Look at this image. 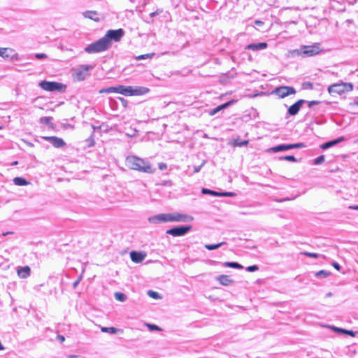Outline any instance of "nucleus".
Here are the masks:
<instances>
[{
    "label": "nucleus",
    "instance_id": "nucleus-33",
    "mask_svg": "<svg viewBox=\"0 0 358 358\" xmlns=\"http://www.w3.org/2000/svg\"><path fill=\"white\" fill-rule=\"evenodd\" d=\"M110 92H115L116 93V87H110L106 89H103L100 90V93H110Z\"/></svg>",
    "mask_w": 358,
    "mask_h": 358
},
{
    "label": "nucleus",
    "instance_id": "nucleus-1",
    "mask_svg": "<svg viewBox=\"0 0 358 358\" xmlns=\"http://www.w3.org/2000/svg\"><path fill=\"white\" fill-rule=\"evenodd\" d=\"M125 162L128 168L134 171L148 173H152L155 171V169L148 162L135 155L128 156L126 158Z\"/></svg>",
    "mask_w": 358,
    "mask_h": 358
},
{
    "label": "nucleus",
    "instance_id": "nucleus-43",
    "mask_svg": "<svg viewBox=\"0 0 358 358\" xmlns=\"http://www.w3.org/2000/svg\"><path fill=\"white\" fill-rule=\"evenodd\" d=\"M219 196H234V193L233 192H222L219 193Z\"/></svg>",
    "mask_w": 358,
    "mask_h": 358
},
{
    "label": "nucleus",
    "instance_id": "nucleus-6",
    "mask_svg": "<svg viewBox=\"0 0 358 358\" xmlns=\"http://www.w3.org/2000/svg\"><path fill=\"white\" fill-rule=\"evenodd\" d=\"M321 45L319 43H315L311 45H303L299 50V55L303 57H313L322 52Z\"/></svg>",
    "mask_w": 358,
    "mask_h": 358
},
{
    "label": "nucleus",
    "instance_id": "nucleus-40",
    "mask_svg": "<svg viewBox=\"0 0 358 358\" xmlns=\"http://www.w3.org/2000/svg\"><path fill=\"white\" fill-rule=\"evenodd\" d=\"M259 267L257 265L250 266L246 268V270L250 272L257 271Z\"/></svg>",
    "mask_w": 358,
    "mask_h": 358
},
{
    "label": "nucleus",
    "instance_id": "nucleus-47",
    "mask_svg": "<svg viewBox=\"0 0 358 358\" xmlns=\"http://www.w3.org/2000/svg\"><path fill=\"white\" fill-rule=\"evenodd\" d=\"M254 23H255V25H257V26H262V25H264V22H262V21H261V20H255V21L254 22Z\"/></svg>",
    "mask_w": 358,
    "mask_h": 358
},
{
    "label": "nucleus",
    "instance_id": "nucleus-16",
    "mask_svg": "<svg viewBox=\"0 0 358 358\" xmlns=\"http://www.w3.org/2000/svg\"><path fill=\"white\" fill-rule=\"evenodd\" d=\"M303 102H304V101L301 99V100H299L298 101H296L295 103H294L291 106H289V108H288V113L290 115H296L298 113V112L299 111L300 108H301Z\"/></svg>",
    "mask_w": 358,
    "mask_h": 358
},
{
    "label": "nucleus",
    "instance_id": "nucleus-42",
    "mask_svg": "<svg viewBox=\"0 0 358 358\" xmlns=\"http://www.w3.org/2000/svg\"><path fill=\"white\" fill-rule=\"evenodd\" d=\"M284 159L285 160L290 161V162H296V158L292 155L285 156V157H284Z\"/></svg>",
    "mask_w": 358,
    "mask_h": 358
},
{
    "label": "nucleus",
    "instance_id": "nucleus-25",
    "mask_svg": "<svg viewBox=\"0 0 358 358\" xmlns=\"http://www.w3.org/2000/svg\"><path fill=\"white\" fill-rule=\"evenodd\" d=\"M224 265L227 267L241 269L243 266L237 262H225Z\"/></svg>",
    "mask_w": 358,
    "mask_h": 358
},
{
    "label": "nucleus",
    "instance_id": "nucleus-12",
    "mask_svg": "<svg viewBox=\"0 0 358 358\" xmlns=\"http://www.w3.org/2000/svg\"><path fill=\"white\" fill-rule=\"evenodd\" d=\"M83 15L89 20H91L95 22H99L103 20V16L96 10H87L83 13Z\"/></svg>",
    "mask_w": 358,
    "mask_h": 358
},
{
    "label": "nucleus",
    "instance_id": "nucleus-23",
    "mask_svg": "<svg viewBox=\"0 0 358 358\" xmlns=\"http://www.w3.org/2000/svg\"><path fill=\"white\" fill-rule=\"evenodd\" d=\"M333 329L336 332L348 334L352 337L355 336V335H356V332H355L352 330H346V329H341V328H338V327H333Z\"/></svg>",
    "mask_w": 358,
    "mask_h": 358
},
{
    "label": "nucleus",
    "instance_id": "nucleus-32",
    "mask_svg": "<svg viewBox=\"0 0 358 358\" xmlns=\"http://www.w3.org/2000/svg\"><path fill=\"white\" fill-rule=\"evenodd\" d=\"M192 229L191 225L188 226H180V236L185 235L188 231Z\"/></svg>",
    "mask_w": 358,
    "mask_h": 358
},
{
    "label": "nucleus",
    "instance_id": "nucleus-8",
    "mask_svg": "<svg viewBox=\"0 0 358 358\" xmlns=\"http://www.w3.org/2000/svg\"><path fill=\"white\" fill-rule=\"evenodd\" d=\"M179 220V215L172 214H160L157 215L149 218V222L152 223H160L166 222L177 221Z\"/></svg>",
    "mask_w": 358,
    "mask_h": 358
},
{
    "label": "nucleus",
    "instance_id": "nucleus-27",
    "mask_svg": "<svg viewBox=\"0 0 358 358\" xmlns=\"http://www.w3.org/2000/svg\"><path fill=\"white\" fill-rule=\"evenodd\" d=\"M155 55V53H148L144 55H140L136 57V60L138 61L141 59H150L152 58Z\"/></svg>",
    "mask_w": 358,
    "mask_h": 358
},
{
    "label": "nucleus",
    "instance_id": "nucleus-48",
    "mask_svg": "<svg viewBox=\"0 0 358 358\" xmlns=\"http://www.w3.org/2000/svg\"><path fill=\"white\" fill-rule=\"evenodd\" d=\"M332 265L336 270L340 271L341 266L338 263L334 262L332 264Z\"/></svg>",
    "mask_w": 358,
    "mask_h": 358
},
{
    "label": "nucleus",
    "instance_id": "nucleus-51",
    "mask_svg": "<svg viewBox=\"0 0 358 358\" xmlns=\"http://www.w3.org/2000/svg\"><path fill=\"white\" fill-rule=\"evenodd\" d=\"M203 165V164H201L200 166H197V167H194V172H198L199 171L200 169H201V166Z\"/></svg>",
    "mask_w": 358,
    "mask_h": 358
},
{
    "label": "nucleus",
    "instance_id": "nucleus-10",
    "mask_svg": "<svg viewBox=\"0 0 358 358\" xmlns=\"http://www.w3.org/2000/svg\"><path fill=\"white\" fill-rule=\"evenodd\" d=\"M92 67L91 66H83L81 69H78L73 74V77L76 80L81 81L83 80L85 77L88 75V71Z\"/></svg>",
    "mask_w": 358,
    "mask_h": 358
},
{
    "label": "nucleus",
    "instance_id": "nucleus-45",
    "mask_svg": "<svg viewBox=\"0 0 358 358\" xmlns=\"http://www.w3.org/2000/svg\"><path fill=\"white\" fill-rule=\"evenodd\" d=\"M57 340H58L60 343H63L65 341V338L62 335H58L57 336Z\"/></svg>",
    "mask_w": 358,
    "mask_h": 358
},
{
    "label": "nucleus",
    "instance_id": "nucleus-11",
    "mask_svg": "<svg viewBox=\"0 0 358 358\" xmlns=\"http://www.w3.org/2000/svg\"><path fill=\"white\" fill-rule=\"evenodd\" d=\"M305 145L303 143L289 144V145H280L272 148L271 150L273 152H279L282 150H289L292 148H304Z\"/></svg>",
    "mask_w": 358,
    "mask_h": 358
},
{
    "label": "nucleus",
    "instance_id": "nucleus-36",
    "mask_svg": "<svg viewBox=\"0 0 358 358\" xmlns=\"http://www.w3.org/2000/svg\"><path fill=\"white\" fill-rule=\"evenodd\" d=\"M324 162V156L321 155L314 159V164L317 165L323 163Z\"/></svg>",
    "mask_w": 358,
    "mask_h": 358
},
{
    "label": "nucleus",
    "instance_id": "nucleus-18",
    "mask_svg": "<svg viewBox=\"0 0 358 358\" xmlns=\"http://www.w3.org/2000/svg\"><path fill=\"white\" fill-rule=\"evenodd\" d=\"M268 46V44L265 42L259 43H251L246 46L247 50H251L253 51L258 50H262L266 48Z\"/></svg>",
    "mask_w": 358,
    "mask_h": 358
},
{
    "label": "nucleus",
    "instance_id": "nucleus-2",
    "mask_svg": "<svg viewBox=\"0 0 358 358\" xmlns=\"http://www.w3.org/2000/svg\"><path fill=\"white\" fill-rule=\"evenodd\" d=\"M149 92V89L145 87L137 86H124L119 85L116 87V93H120L126 96H139L143 95Z\"/></svg>",
    "mask_w": 358,
    "mask_h": 358
},
{
    "label": "nucleus",
    "instance_id": "nucleus-19",
    "mask_svg": "<svg viewBox=\"0 0 358 358\" xmlns=\"http://www.w3.org/2000/svg\"><path fill=\"white\" fill-rule=\"evenodd\" d=\"M216 279L221 285L224 286H227L234 282L230 276L227 275H220Z\"/></svg>",
    "mask_w": 358,
    "mask_h": 358
},
{
    "label": "nucleus",
    "instance_id": "nucleus-20",
    "mask_svg": "<svg viewBox=\"0 0 358 358\" xmlns=\"http://www.w3.org/2000/svg\"><path fill=\"white\" fill-rule=\"evenodd\" d=\"M343 141H344V137H341L336 140L331 141H329V142L322 144L320 145V148L323 150H325V149H327L331 146H334V145H336L337 143L342 142Z\"/></svg>",
    "mask_w": 358,
    "mask_h": 358
},
{
    "label": "nucleus",
    "instance_id": "nucleus-57",
    "mask_svg": "<svg viewBox=\"0 0 358 358\" xmlns=\"http://www.w3.org/2000/svg\"><path fill=\"white\" fill-rule=\"evenodd\" d=\"M136 131H135L134 134H129V135H130V136H134V135H135V133H136Z\"/></svg>",
    "mask_w": 358,
    "mask_h": 358
},
{
    "label": "nucleus",
    "instance_id": "nucleus-55",
    "mask_svg": "<svg viewBox=\"0 0 358 358\" xmlns=\"http://www.w3.org/2000/svg\"><path fill=\"white\" fill-rule=\"evenodd\" d=\"M351 208H353V209H355V210H358V206H354V207H351Z\"/></svg>",
    "mask_w": 358,
    "mask_h": 358
},
{
    "label": "nucleus",
    "instance_id": "nucleus-35",
    "mask_svg": "<svg viewBox=\"0 0 358 358\" xmlns=\"http://www.w3.org/2000/svg\"><path fill=\"white\" fill-rule=\"evenodd\" d=\"M146 326L150 331H162V329L155 324H146Z\"/></svg>",
    "mask_w": 358,
    "mask_h": 358
},
{
    "label": "nucleus",
    "instance_id": "nucleus-44",
    "mask_svg": "<svg viewBox=\"0 0 358 358\" xmlns=\"http://www.w3.org/2000/svg\"><path fill=\"white\" fill-rule=\"evenodd\" d=\"M119 99L122 102L123 106L126 108L127 106V104H128L127 101L126 99H124V98H122V97H120Z\"/></svg>",
    "mask_w": 358,
    "mask_h": 358
},
{
    "label": "nucleus",
    "instance_id": "nucleus-9",
    "mask_svg": "<svg viewBox=\"0 0 358 358\" xmlns=\"http://www.w3.org/2000/svg\"><path fill=\"white\" fill-rule=\"evenodd\" d=\"M295 93V90L292 87L289 86L278 87L272 92V94L277 95L280 99L285 98Z\"/></svg>",
    "mask_w": 358,
    "mask_h": 358
},
{
    "label": "nucleus",
    "instance_id": "nucleus-54",
    "mask_svg": "<svg viewBox=\"0 0 358 358\" xmlns=\"http://www.w3.org/2000/svg\"><path fill=\"white\" fill-rule=\"evenodd\" d=\"M17 163H18V162H17V161H15V162H13L11 164V165H12V166L17 165Z\"/></svg>",
    "mask_w": 358,
    "mask_h": 358
},
{
    "label": "nucleus",
    "instance_id": "nucleus-59",
    "mask_svg": "<svg viewBox=\"0 0 358 358\" xmlns=\"http://www.w3.org/2000/svg\"><path fill=\"white\" fill-rule=\"evenodd\" d=\"M357 142H358V138H357Z\"/></svg>",
    "mask_w": 358,
    "mask_h": 358
},
{
    "label": "nucleus",
    "instance_id": "nucleus-14",
    "mask_svg": "<svg viewBox=\"0 0 358 358\" xmlns=\"http://www.w3.org/2000/svg\"><path fill=\"white\" fill-rule=\"evenodd\" d=\"M43 138L50 142L55 148H62L66 145L65 142L62 138L57 136H44Z\"/></svg>",
    "mask_w": 358,
    "mask_h": 358
},
{
    "label": "nucleus",
    "instance_id": "nucleus-22",
    "mask_svg": "<svg viewBox=\"0 0 358 358\" xmlns=\"http://www.w3.org/2000/svg\"><path fill=\"white\" fill-rule=\"evenodd\" d=\"M13 182L15 185L17 186H24L29 184V182H27L24 178L21 177L14 178Z\"/></svg>",
    "mask_w": 358,
    "mask_h": 358
},
{
    "label": "nucleus",
    "instance_id": "nucleus-56",
    "mask_svg": "<svg viewBox=\"0 0 358 358\" xmlns=\"http://www.w3.org/2000/svg\"><path fill=\"white\" fill-rule=\"evenodd\" d=\"M155 13H152L150 14V15H151V16H154V15H155Z\"/></svg>",
    "mask_w": 358,
    "mask_h": 358
},
{
    "label": "nucleus",
    "instance_id": "nucleus-46",
    "mask_svg": "<svg viewBox=\"0 0 358 358\" xmlns=\"http://www.w3.org/2000/svg\"><path fill=\"white\" fill-rule=\"evenodd\" d=\"M81 278H82V276H80V277L78 278V279L77 280H76V281L73 282V287L74 288H76V287H77V285H78V283L80 282V281Z\"/></svg>",
    "mask_w": 358,
    "mask_h": 358
},
{
    "label": "nucleus",
    "instance_id": "nucleus-30",
    "mask_svg": "<svg viewBox=\"0 0 358 358\" xmlns=\"http://www.w3.org/2000/svg\"><path fill=\"white\" fill-rule=\"evenodd\" d=\"M148 295L154 299H161V296L159 295V293H157V292H155V291H152V290H149L148 292Z\"/></svg>",
    "mask_w": 358,
    "mask_h": 358
},
{
    "label": "nucleus",
    "instance_id": "nucleus-4",
    "mask_svg": "<svg viewBox=\"0 0 358 358\" xmlns=\"http://www.w3.org/2000/svg\"><path fill=\"white\" fill-rule=\"evenodd\" d=\"M38 85L41 89L48 92H64L66 89V85L55 81L43 80L39 83Z\"/></svg>",
    "mask_w": 358,
    "mask_h": 358
},
{
    "label": "nucleus",
    "instance_id": "nucleus-41",
    "mask_svg": "<svg viewBox=\"0 0 358 358\" xmlns=\"http://www.w3.org/2000/svg\"><path fill=\"white\" fill-rule=\"evenodd\" d=\"M35 57H36V58H37L38 59L48 58V55L44 53H37V54H36Z\"/></svg>",
    "mask_w": 358,
    "mask_h": 358
},
{
    "label": "nucleus",
    "instance_id": "nucleus-34",
    "mask_svg": "<svg viewBox=\"0 0 358 358\" xmlns=\"http://www.w3.org/2000/svg\"><path fill=\"white\" fill-rule=\"evenodd\" d=\"M248 140L243 141H239L238 140H235L234 142V145L239 146V147H241L243 145H248Z\"/></svg>",
    "mask_w": 358,
    "mask_h": 358
},
{
    "label": "nucleus",
    "instance_id": "nucleus-31",
    "mask_svg": "<svg viewBox=\"0 0 358 358\" xmlns=\"http://www.w3.org/2000/svg\"><path fill=\"white\" fill-rule=\"evenodd\" d=\"M330 273H331L329 271L321 270L315 273V276L326 278V277L329 276L330 275Z\"/></svg>",
    "mask_w": 358,
    "mask_h": 358
},
{
    "label": "nucleus",
    "instance_id": "nucleus-3",
    "mask_svg": "<svg viewBox=\"0 0 358 358\" xmlns=\"http://www.w3.org/2000/svg\"><path fill=\"white\" fill-rule=\"evenodd\" d=\"M110 47L108 42L103 36L98 41L88 45L85 48V51L89 54L98 53L107 50Z\"/></svg>",
    "mask_w": 358,
    "mask_h": 358
},
{
    "label": "nucleus",
    "instance_id": "nucleus-5",
    "mask_svg": "<svg viewBox=\"0 0 358 358\" xmlns=\"http://www.w3.org/2000/svg\"><path fill=\"white\" fill-rule=\"evenodd\" d=\"M352 90L353 85L351 83H342L330 85L328 88V92L332 95H341L345 92H351Z\"/></svg>",
    "mask_w": 358,
    "mask_h": 358
},
{
    "label": "nucleus",
    "instance_id": "nucleus-58",
    "mask_svg": "<svg viewBox=\"0 0 358 358\" xmlns=\"http://www.w3.org/2000/svg\"><path fill=\"white\" fill-rule=\"evenodd\" d=\"M1 129V127H0V129Z\"/></svg>",
    "mask_w": 358,
    "mask_h": 358
},
{
    "label": "nucleus",
    "instance_id": "nucleus-38",
    "mask_svg": "<svg viewBox=\"0 0 358 358\" xmlns=\"http://www.w3.org/2000/svg\"><path fill=\"white\" fill-rule=\"evenodd\" d=\"M202 192L203 193L210 194L215 195V196H219V193H220V192H215V191L210 190V189H202Z\"/></svg>",
    "mask_w": 358,
    "mask_h": 358
},
{
    "label": "nucleus",
    "instance_id": "nucleus-24",
    "mask_svg": "<svg viewBox=\"0 0 358 358\" xmlns=\"http://www.w3.org/2000/svg\"><path fill=\"white\" fill-rule=\"evenodd\" d=\"M101 330L103 332H110L111 334H117L120 331H122L121 329L115 327H102Z\"/></svg>",
    "mask_w": 358,
    "mask_h": 358
},
{
    "label": "nucleus",
    "instance_id": "nucleus-13",
    "mask_svg": "<svg viewBox=\"0 0 358 358\" xmlns=\"http://www.w3.org/2000/svg\"><path fill=\"white\" fill-rule=\"evenodd\" d=\"M145 252H137V251H131L130 252V257L133 262L134 263H141L144 259L146 257Z\"/></svg>",
    "mask_w": 358,
    "mask_h": 358
},
{
    "label": "nucleus",
    "instance_id": "nucleus-53",
    "mask_svg": "<svg viewBox=\"0 0 358 358\" xmlns=\"http://www.w3.org/2000/svg\"><path fill=\"white\" fill-rule=\"evenodd\" d=\"M67 358H78L77 355H71L67 357Z\"/></svg>",
    "mask_w": 358,
    "mask_h": 358
},
{
    "label": "nucleus",
    "instance_id": "nucleus-29",
    "mask_svg": "<svg viewBox=\"0 0 358 358\" xmlns=\"http://www.w3.org/2000/svg\"><path fill=\"white\" fill-rule=\"evenodd\" d=\"M168 234L173 235L174 236H179V227H174L173 229H169L166 231Z\"/></svg>",
    "mask_w": 358,
    "mask_h": 358
},
{
    "label": "nucleus",
    "instance_id": "nucleus-39",
    "mask_svg": "<svg viewBox=\"0 0 358 358\" xmlns=\"http://www.w3.org/2000/svg\"><path fill=\"white\" fill-rule=\"evenodd\" d=\"M193 220V217L191 216L180 214V221H189V220Z\"/></svg>",
    "mask_w": 358,
    "mask_h": 358
},
{
    "label": "nucleus",
    "instance_id": "nucleus-37",
    "mask_svg": "<svg viewBox=\"0 0 358 358\" xmlns=\"http://www.w3.org/2000/svg\"><path fill=\"white\" fill-rule=\"evenodd\" d=\"M301 254L305 255V256L309 257H313V258H317L318 257V255L317 253L308 252H301Z\"/></svg>",
    "mask_w": 358,
    "mask_h": 358
},
{
    "label": "nucleus",
    "instance_id": "nucleus-7",
    "mask_svg": "<svg viewBox=\"0 0 358 358\" xmlns=\"http://www.w3.org/2000/svg\"><path fill=\"white\" fill-rule=\"evenodd\" d=\"M124 34V31L122 29H111L108 30L106 34L103 36V37L106 38V40L108 42V44L110 46L111 45L112 41L115 42H119L121 38L123 37Z\"/></svg>",
    "mask_w": 358,
    "mask_h": 358
},
{
    "label": "nucleus",
    "instance_id": "nucleus-21",
    "mask_svg": "<svg viewBox=\"0 0 358 358\" xmlns=\"http://www.w3.org/2000/svg\"><path fill=\"white\" fill-rule=\"evenodd\" d=\"M13 50L7 48H0V56L3 58H8L11 57V53H13Z\"/></svg>",
    "mask_w": 358,
    "mask_h": 358
},
{
    "label": "nucleus",
    "instance_id": "nucleus-17",
    "mask_svg": "<svg viewBox=\"0 0 358 358\" xmlns=\"http://www.w3.org/2000/svg\"><path fill=\"white\" fill-rule=\"evenodd\" d=\"M236 101L234 100V99H231L229 101L225 103H223L222 105H220L218 106L217 107H216L215 108L213 109L212 110H210L209 112V115H215L217 112L220 111L221 110H223L227 107H229V106H231V104L236 103Z\"/></svg>",
    "mask_w": 358,
    "mask_h": 358
},
{
    "label": "nucleus",
    "instance_id": "nucleus-28",
    "mask_svg": "<svg viewBox=\"0 0 358 358\" xmlns=\"http://www.w3.org/2000/svg\"><path fill=\"white\" fill-rule=\"evenodd\" d=\"M114 295L115 299L121 302L124 301L127 299L126 295L122 292H115Z\"/></svg>",
    "mask_w": 358,
    "mask_h": 358
},
{
    "label": "nucleus",
    "instance_id": "nucleus-49",
    "mask_svg": "<svg viewBox=\"0 0 358 358\" xmlns=\"http://www.w3.org/2000/svg\"><path fill=\"white\" fill-rule=\"evenodd\" d=\"M159 167L161 170H164L166 169V165L165 164L161 163L159 164Z\"/></svg>",
    "mask_w": 358,
    "mask_h": 358
},
{
    "label": "nucleus",
    "instance_id": "nucleus-52",
    "mask_svg": "<svg viewBox=\"0 0 358 358\" xmlns=\"http://www.w3.org/2000/svg\"><path fill=\"white\" fill-rule=\"evenodd\" d=\"M13 234V231H7V232H3V233L2 234V235H3V236H6V235H8V234Z\"/></svg>",
    "mask_w": 358,
    "mask_h": 358
},
{
    "label": "nucleus",
    "instance_id": "nucleus-15",
    "mask_svg": "<svg viewBox=\"0 0 358 358\" xmlns=\"http://www.w3.org/2000/svg\"><path fill=\"white\" fill-rule=\"evenodd\" d=\"M17 274L20 278H27L31 274V268L29 266L18 267L17 268Z\"/></svg>",
    "mask_w": 358,
    "mask_h": 358
},
{
    "label": "nucleus",
    "instance_id": "nucleus-50",
    "mask_svg": "<svg viewBox=\"0 0 358 358\" xmlns=\"http://www.w3.org/2000/svg\"><path fill=\"white\" fill-rule=\"evenodd\" d=\"M317 103H319V101H312L309 102L308 106L311 107L313 105L317 104Z\"/></svg>",
    "mask_w": 358,
    "mask_h": 358
},
{
    "label": "nucleus",
    "instance_id": "nucleus-26",
    "mask_svg": "<svg viewBox=\"0 0 358 358\" xmlns=\"http://www.w3.org/2000/svg\"><path fill=\"white\" fill-rule=\"evenodd\" d=\"M224 244H225V242H221L217 244H208L205 245V248L208 250H212L218 248Z\"/></svg>",
    "mask_w": 358,
    "mask_h": 358
}]
</instances>
